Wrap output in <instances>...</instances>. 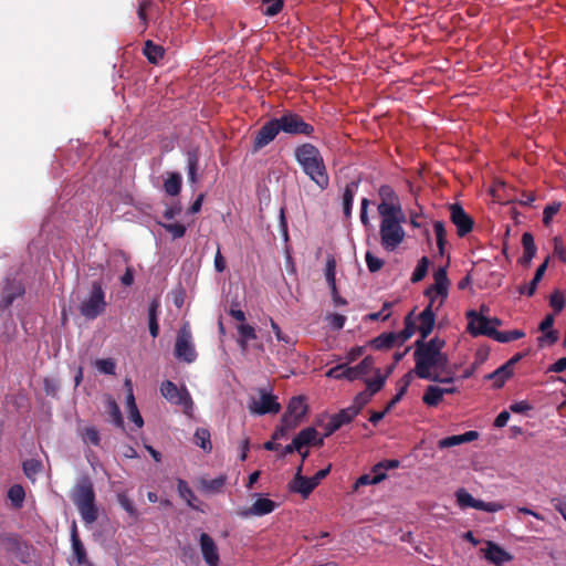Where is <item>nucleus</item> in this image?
Returning <instances> with one entry per match:
<instances>
[{
  "instance_id": "1",
  "label": "nucleus",
  "mask_w": 566,
  "mask_h": 566,
  "mask_svg": "<svg viewBox=\"0 0 566 566\" xmlns=\"http://www.w3.org/2000/svg\"><path fill=\"white\" fill-rule=\"evenodd\" d=\"M380 202L377 211L380 216V242L386 251L396 250L405 240L406 232L402 223L406 222V214L402 211L401 202L397 193L389 186L379 188Z\"/></svg>"
},
{
  "instance_id": "2",
  "label": "nucleus",
  "mask_w": 566,
  "mask_h": 566,
  "mask_svg": "<svg viewBox=\"0 0 566 566\" xmlns=\"http://www.w3.org/2000/svg\"><path fill=\"white\" fill-rule=\"evenodd\" d=\"M444 340L436 337L429 342H417L415 350L416 373L420 378L438 380L450 375L448 358L442 353Z\"/></svg>"
},
{
  "instance_id": "3",
  "label": "nucleus",
  "mask_w": 566,
  "mask_h": 566,
  "mask_svg": "<svg viewBox=\"0 0 566 566\" xmlns=\"http://www.w3.org/2000/svg\"><path fill=\"white\" fill-rule=\"evenodd\" d=\"M295 159L304 174L319 188L329 186V176L321 151L312 144H303L295 149Z\"/></svg>"
},
{
  "instance_id": "4",
  "label": "nucleus",
  "mask_w": 566,
  "mask_h": 566,
  "mask_svg": "<svg viewBox=\"0 0 566 566\" xmlns=\"http://www.w3.org/2000/svg\"><path fill=\"white\" fill-rule=\"evenodd\" d=\"M483 312L484 306L481 307V313L475 311H469L467 313V329L472 336L484 335L500 343H509L524 337L525 334L518 329L499 332L496 328L501 325V321L490 318L485 316Z\"/></svg>"
},
{
  "instance_id": "5",
  "label": "nucleus",
  "mask_w": 566,
  "mask_h": 566,
  "mask_svg": "<svg viewBox=\"0 0 566 566\" xmlns=\"http://www.w3.org/2000/svg\"><path fill=\"white\" fill-rule=\"evenodd\" d=\"M370 371H374V377L366 380V388L369 396L382 388L387 377L391 373V368L382 373L379 368H375V358L373 356H366L358 365L350 367L348 370L349 380L363 378Z\"/></svg>"
},
{
  "instance_id": "6",
  "label": "nucleus",
  "mask_w": 566,
  "mask_h": 566,
  "mask_svg": "<svg viewBox=\"0 0 566 566\" xmlns=\"http://www.w3.org/2000/svg\"><path fill=\"white\" fill-rule=\"evenodd\" d=\"M450 281L444 268H439L433 274V284L426 290L428 305L426 308L438 312L449 295Z\"/></svg>"
},
{
  "instance_id": "7",
  "label": "nucleus",
  "mask_w": 566,
  "mask_h": 566,
  "mask_svg": "<svg viewBox=\"0 0 566 566\" xmlns=\"http://www.w3.org/2000/svg\"><path fill=\"white\" fill-rule=\"evenodd\" d=\"M160 394L170 403L179 406L185 413L192 411L193 402L186 387H178L170 380H166L160 385Z\"/></svg>"
},
{
  "instance_id": "8",
  "label": "nucleus",
  "mask_w": 566,
  "mask_h": 566,
  "mask_svg": "<svg viewBox=\"0 0 566 566\" xmlns=\"http://www.w3.org/2000/svg\"><path fill=\"white\" fill-rule=\"evenodd\" d=\"M106 307L105 293L98 283L92 285L91 293L80 305V312L90 319L96 318Z\"/></svg>"
},
{
  "instance_id": "9",
  "label": "nucleus",
  "mask_w": 566,
  "mask_h": 566,
  "mask_svg": "<svg viewBox=\"0 0 566 566\" xmlns=\"http://www.w3.org/2000/svg\"><path fill=\"white\" fill-rule=\"evenodd\" d=\"M331 471V467L318 470L313 476L306 478L301 474L302 464L297 468V472L292 481L291 489L294 492L302 494L303 497H307L313 490L325 479Z\"/></svg>"
},
{
  "instance_id": "10",
  "label": "nucleus",
  "mask_w": 566,
  "mask_h": 566,
  "mask_svg": "<svg viewBox=\"0 0 566 566\" xmlns=\"http://www.w3.org/2000/svg\"><path fill=\"white\" fill-rule=\"evenodd\" d=\"M250 411L256 415L277 413L281 406L276 396L265 388L258 391L256 396L251 397L249 403Z\"/></svg>"
},
{
  "instance_id": "11",
  "label": "nucleus",
  "mask_w": 566,
  "mask_h": 566,
  "mask_svg": "<svg viewBox=\"0 0 566 566\" xmlns=\"http://www.w3.org/2000/svg\"><path fill=\"white\" fill-rule=\"evenodd\" d=\"M175 354L178 359L186 363H192L196 357V349L192 343V335L188 324H185L177 336L175 345Z\"/></svg>"
},
{
  "instance_id": "12",
  "label": "nucleus",
  "mask_w": 566,
  "mask_h": 566,
  "mask_svg": "<svg viewBox=\"0 0 566 566\" xmlns=\"http://www.w3.org/2000/svg\"><path fill=\"white\" fill-rule=\"evenodd\" d=\"M454 495L457 504L461 509L472 507L489 513H495L504 507L503 504L499 502H484L482 500H476L464 488L458 489Z\"/></svg>"
},
{
  "instance_id": "13",
  "label": "nucleus",
  "mask_w": 566,
  "mask_h": 566,
  "mask_svg": "<svg viewBox=\"0 0 566 566\" xmlns=\"http://www.w3.org/2000/svg\"><path fill=\"white\" fill-rule=\"evenodd\" d=\"M436 321V312L424 308L415 323V326H411V321L408 317L406 319V328L403 331L405 338H409L416 331L419 332L422 339H424L432 331Z\"/></svg>"
},
{
  "instance_id": "14",
  "label": "nucleus",
  "mask_w": 566,
  "mask_h": 566,
  "mask_svg": "<svg viewBox=\"0 0 566 566\" xmlns=\"http://www.w3.org/2000/svg\"><path fill=\"white\" fill-rule=\"evenodd\" d=\"M277 122L281 132L286 134L311 135L314 130L310 124L305 123L298 115L292 113H287L277 118Z\"/></svg>"
},
{
  "instance_id": "15",
  "label": "nucleus",
  "mask_w": 566,
  "mask_h": 566,
  "mask_svg": "<svg viewBox=\"0 0 566 566\" xmlns=\"http://www.w3.org/2000/svg\"><path fill=\"white\" fill-rule=\"evenodd\" d=\"M307 413V405L302 396L294 397L290 400L286 411L283 416V424H296L305 420Z\"/></svg>"
},
{
  "instance_id": "16",
  "label": "nucleus",
  "mask_w": 566,
  "mask_h": 566,
  "mask_svg": "<svg viewBox=\"0 0 566 566\" xmlns=\"http://www.w3.org/2000/svg\"><path fill=\"white\" fill-rule=\"evenodd\" d=\"M450 218L460 237H464L472 230V219L459 205L450 206Z\"/></svg>"
},
{
  "instance_id": "17",
  "label": "nucleus",
  "mask_w": 566,
  "mask_h": 566,
  "mask_svg": "<svg viewBox=\"0 0 566 566\" xmlns=\"http://www.w3.org/2000/svg\"><path fill=\"white\" fill-rule=\"evenodd\" d=\"M277 504L266 497H259L250 507L240 509L238 515L241 517L250 516H263L272 513L276 509Z\"/></svg>"
},
{
  "instance_id": "18",
  "label": "nucleus",
  "mask_w": 566,
  "mask_h": 566,
  "mask_svg": "<svg viewBox=\"0 0 566 566\" xmlns=\"http://www.w3.org/2000/svg\"><path fill=\"white\" fill-rule=\"evenodd\" d=\"M281 132L277 118L265 123L258 132L254 139V148L261 149L269 145Z\"/></svg>"
},
{
  "instance_id": "19",
  "label": "nucleus",
  "mask_w": 566,
  "mask_h": 566,
  "mask_svg": "<svg viewBox=\"0 0 566 566\" xmlns=\"http://www.w3.org/2000/svg\"><path fill=\"white\" fill-rule=\"evenodd\" d=\"M200 548L205 562L209 566H218L220 559L218 548L213 538L207 533L200 535Z\"/></svg>"
},
{
  "instance_id": "20",
  "label": "nucleus",
  "mask_w": 566,
  "mask_h": 566,
  "mask_svg": "<svg viewBox=\"0 0 566 566\" xmlns=\"http://www.w3.org/2000/svg\"><path fill=\"white\" fill-rule=\"evenodd\" d=\"M124 385L126 388L125 409L127 412V418L134 424H144L143 418L139 413V410H138L136 401H135L132 380L126 379Z\"/></svg>"
},
{
  "instance_id": "21",
  "label": "nucleus",
  "mask_w": 566,
  "mask_h": 566,
  "mask_svg": "<svg viewBox=\"0 0 566 566\" xmlns=\"http://www.w3.org/2000/svg\"><path fill=\"white\" fill-rule=\"evenodd\" d=\"M484 557L495 566H503L511 562L513 556L494 542L489 541L484 551Z\"/></svg>"
},
{
  "instance_id": "22",
  "label": "nucleus",
  "mask_w": 566,
  "mask_h": 566,
  "mask_svg": "<svg viewBox=\"0 0 566 566\" xmlns=\"http://www.w3.org/2000/svg\"><path fill=\"white\" fill-rule=\"evenodd\" d=\"M317 432L315 427H306L298 434L293 438V448L296 452L302 453V450L312 444H322L323 440L316 441Z\"/></svg>"
},
{
  "instance_id": "23",
  "label": "nucleus",
  "mask_w": 566,
  "mask_h": 566,
  "mask_svg": "<svg viewBox=\"0 0 566 566\" xmlns=\"http://www.w3.org/2000/svg\"><path fill=\"white\" fill-rule=\"evenodd\" d=\"M73 502L76 506L95 502V491L91 481L84 480L75 486Z\"/></svg>"
},
{
  "instance_id": "24",
  "label": "nucleus",
  "mask_w": 566,
  "mask_h": 566,
  "mask_svg": "<svg viewBox=\"0 0 566 566\" xmlns=\"http://www.w3.org/2000/svg\"><path fill=\"white\" fill-rule=\"evenodd\" d=\"M479 437L476 431H468L463 434H454L447 438H442L438 441V447L440 449L452 448L459 446L464 442H470L475 440Z\"/></svg>"
},
{
  "instance_id": "25",
  "label": "nucleus",
  "mask_w": 566,
  "mask_h": 566,
  "mask_svg": "<svg viewBox=\"0 0 566 566\" xmlns=\"http://www.w3.org/2000/svg\"><path fill=\"white\" fill-rule=\"evenodd\" d=\"M238 332V344L242 352L248 350L249 343L256 339V332L253 326L249 324H239L237 326Z\"/></svg>"
},
{
  "instance_id": "26",
  "label": "nucleus",
  "mask_w": 566,
  "mask_h": 566,
  "mask_svg": "<svg viewBox=\"0 0 566 566\" xmlns=\"http://www.w3.org/2000/svg\"><path fill=\"white\" fill-rule=\"evenodd\" d=\"M517 360L518 357L510 359L490 376L494 380L495 386L501 387L513 375L514 365Z\"/></svg>"
},
{
  "instance_id": "27",
  "label": "nucleus",
  "mask_w": 566,
  "mask_h": 566,
  "mask_svg": "<svg viewBox=\"0 0 566 566\" xmlns=\"http://www.w3.org/2000/svg\"><path fill=\"white\" fill-rule=\"evenodd\" d=\"M71 541H72L73 555L75 556L77 564L80 566H82L87 562V557H86L85 547L78 537L77 527H76L75 523H73V525H72Z\"/></svg>"
},
{
  "instance_id": "28",
  "label": "nucleus",
  "mask_w": 566,
  "mask_h": 566,
  "mask_svg": "<svg viewBox=\"0 0 566 566\" xmlns=\"http://www.w3.org/2000/svg\"><path fill=\"white\" fill-rule=\"evenodd\" d=\"M522 245H523V255L520 259V262L524 266H530L532 259L535 256V253H536L534 238L531 233L525 232L522 235Z\"/></svg>"
},
{
  "instance_id": "29",
  "label": "nucleus",
  "mask_w": 566,
  "mask_h": 566,
  "mask_svg": "<svg viewBox=\"0 0 566 566\" xmlns=\"http://www.w3.org/2000/svg\"><path fill=\"white\" fill-rule=\"evenodd\" d=\"M400 465V462L396 459L392 460H382L376 463L369 473L374 478H377V484L384 481L387 478V471L390 469H397Z\"/></svg>"
},
{
  "instance_id": "30",
  "label": "nucleus",
  "mask_w": 566,
  "mask_h": 566,
  "mask_svg": "<svg viewBox=\"0 0 566 566\" xmlns=\"http://www.w3.org/2000/svg\"><path fill=\"white\" fill-rule=\"evenodd\" d=\"M21 542L17 535H0V548L9 554L17 555L21 549Z\"/></svg>"
},
{
  "instance_id": "31",
  "label": "nucleus",
  "mask_w": 566,
  "mask_h": 566,
  "mask_svg": "<svg viewBox=\"0 0 566 566\" xmlns=\"http://www.w3.org/2000/svg\"><path fill=\"white\" fill-rule=\"evenodd\" d=\"M211 434L209 430L205 427H198L195 434L193 441L200 447L205 452H211L212 443H211Z\"/></svg>"
},
{
  "instance_id": "32",
  "label": "nucleus",
  "mask_w": 566,
  "mask_h": 566,
  "mask_svg": "<svg viewBox=\"0 0 566 566\" xmlns=\"http://www.w3.org/2000/svg\"><path fill=\"white\" fill-rule=\"evenodd\" d=\"M359 409L356 406H350L336 413L329 424H347L354 420Z\"/></svg>"
},
{
  "instance_id": "33",
  "label": "nucleus",
  "mask_w": 566,
  "mask_h": 566,
  "mask_svg": "<svg viewBox=\"0 0 566 566\" xmlns=\"http://www.w3.org/2000/svg\"><path fill=\"white\" fill-rule=\"evenodd\" d=\"M177 490L179 496L184 499L190 507L197 509V505L195 504L197 496L185 480L178 479Z\"/></svg>"
},
{
  "instance_id": "34",
  "label": "nucleus",
  "mask_w": 566,
  "mask_h": 566,
  "mask_svg": "<svg viewBox=\"0 0 566 566\" xmlns=\"http://www.w3.org/2000/svg\"><path fill=\"white\" fill-rule=\"evenodd\" d=\"M85 524L94 523L98 517V509L95 502L76 506Z\"/></svg>"
},
{
  "instance_id": "35",
  "label": "nucleus",
  "mask_w": 566,
  "mask_h": 566,
  "mask_svg": "<svg viewBox=\"0 0 566 566\" xmlns=\"http://www.w3.org/2000/svg\"><path fill=\"white\" fill-rule=\"evenodd\" d=\"M164 189L169 196H177L181 189V176L178 172L168 175L164 182Z\"/></svg>"
},
{
  "instance_id": "36",
  "label": "nucleus",
  "mask_w": 566,
  "mask_h": 566,
  "mask_svg": "<svg viewBox=\"0 0 566 566\" xmlns=\"http://www.w3.org/2000/svg\"><path fill=\"white\" fill-rule=\"evenodd\" d=\"M398 338V335L394 333L381 334L378 337L370 340L369 345L375 349H386L394 346Z\"/></svg>"
},
{
  "instance_id": "37",
  "label": "nucleus",
  "mask_w": 566,
  "mask_h": 566,
  "mask_svg": "<svg viewBox=\"0 0 566 566\" xmlns=\"http://www.w3.org/2000/svg\"><path fill=\"white\" fill-rule=\"evenodd\" d=\"M144 54L150 63H158L164 56V49L160 45L154 44L151 41H147L144 48Z\"/></svg>"
},
{
  "instance_id": "38",
  "label": "nucleus",
  "mask_w": 566,
  "mask_h": 566,
  "mask_svg": "<svg viewBox=\"0 0 566 566\" xmlns=\"http://www.w3.org/2000/svg\"><path fill=\"white\" fill-rule=\"evenodd\" d=\"M22 468L27 478L34 481L36 475L42 471L43 465L40 460L29 459L22 463Z\"/></svg>"
},
{
  "instance_id": "39",
  "label": "nucleus",
  "mask_w": 566,
  "mask_h": 566,
  "mask_svg": "<svg viewBox=\"0 0 566 566\" xmlns=\"http://www.w3.org/2000/svg\"><path fill=\"white\" fill-rule=\"evenodd\" d=\"M442 390L440 385L429 386L423 395V401L428 406H436L442 400Z\"/></svg>"
},
{
  "instance_id": "40",
  "label": "nucleus",
  "mask_w": 566,
  "mask_h": 566,
  "mask_svg": "<svg viewBox=\"0 0 566 566\" xmlns=\"http://www.w3.org/2000/svg\"><path fill=\"white\" fill-rule=\"evenodd\" d=\"M227 481L226 475H219L211 480H201V486L206 492L218 493L222 490Z\"/></svg>"
},
{
  "instance_id": "41",
  "label": "nucleus",
  "mask_w": 566,
  "mask_h": 566,
  "mask_svg": "<svg viewBox=\"0 0 566 566\" xmlns=\"http://www.w3.org/2000/svg\"><path fill=\"white\" fill-rule=\"evenodd\" d=\"M25 497L24 489L20 484L12 485L8 491V499L15 507H21Z\"/></svg>"
},
{
  "instance_id": "42",
  "label": "nucleus",
  "mask_w": 566,
  "mask_h": 566,
  "mask_svg": "<svg viewBox=\"0 0 566 566\" xmlns=\"http://www.w3.org/2000/svg\"><path fill=\"white\" fill-rule=\"evenodd\" d=\"M349 369H350V366H348L347 364H340V365H337V366L328 369L326 373V377L334 378V379L345 378V379L349 380V375H348Z\"/></svg>"
},
{
  "instance_id": "43",
  "label": "nucleus",
  "mask_w": 566,
  "mask_h": 566,
  "mask_svg": "<svg viewBox=\"0 0 566 566\" xmlns=\"http://www.w3.org/2000/svg\"><path fill=\"white\" fill-rule=\"evenodd\" d=\"M81 437L85 444L98 446L99 444V433L95 429V427H86L82 432Z\"/></svg>"
},
{
  "instance_id": "44",
  "label": "nucleus",
  "mask_w": 566,
  "mask_h": 566,
  "mask_svg": "<svg viewBox=\"0 0 566 566\" xmlns=\"http://www.w3.org/2000/svg\"><path fill=\"white\" fill-rule=\"evenodd\" d=\"M94 365H95L96 369L102 374H106V375L115 374L116 364H115L114 359H112V358L97 359Z\"/></svg>"
},
{
  "instance_id": "45",
  "label": "nucleus",
  "mask_w": 566,
  "mask_h": 566,
  "mask_svg": "<svg viewBox=\"0 0 566 566\" xmlns=\"http://www.w3.org/2000/svg\"><path fill=\"white\" fill-rule=\"evenodd\" d=\"M117 500L119 505L129 514V516H132L133 518L138 517V512L133 501L125 493H119L117 495Z\"/></svg>"
},
{
  "instance_id": "46",
  "label": "nucleus",
  "mask_w": 566,
  "mask_h": 566,
  "mask_svg": "<svg viewBox=\"0 0 566 566\" xmlns=\"http://www.w3.org/2000/svg\"><path fill=\"white\" fill-rule=\"evenodd\" d=\"M549 305L555 311V313L562 312L565 306L564 293L559 290H555L549 296Z\"/></svg>"
},
{
  "instance_id": "47",
  "label": "nucleus",
  "mask_w": 566,
  "mask_h": 566,
  "mask_svg": "<svg viewBox=\"0 0 566 566\" xmlns=\"http://www.w3.org/2000/svg\"><path fill=\"white\" fill-rule=\"evenodd\" d=\"M433 229L437 238V244L440 250V252H443V245L446 242L447 231L444 228V223L442 221H436L433 223Z\"/></svg>"
},
{
  "instance_id": "48",
  "label": "nucleus",
  "mask_w": 566,
  "mask_h": 566,
  "mask_svg": "<svg viewBox=\"0 0 566 566\" xmlns=\"http://www.w3.org/2000/svg\"><path fill=\"white\" fill-rule=\"evenodd\" d=\"M106 409L112 415L115 424H123V418L118 405L112 398L106 400Z\"/></svg>"
},
{
  "instance_id": "49",
  "label": "nucleus",
  "mask_w": 566,
  "mask_h": 566,
  "mask_svg": "<svg viewBox=\"0 0 566 566\" xmlns=\"http://www.w3.org/2000/svg\"><path fill=\"white\" fill-rule=\"evenodd\" d=\"M335 274H336V263L333 259H329L326 263V281L332 289V292L336 291V282H335Z\"/></svg>"
},
{
  "instance_id": "50",
  "label": "nucleus",
  "mask_w": 566,
  "mask_h": 566,
  "mask_svg": "<svg viewBox=\"0 0 566 566\" xmlns=\"http://www.w3.org/2000/svg\"><path fill=\"white\" fill-rule=\"evenodd\" d=\"M167 232L171 234L174 239H179L185 235L186 227L181 223H161Z\"/></svg>"
},
{
  "instance_id": "51",
  "label": "nucleus",
  "mask_w": 566,
  "mask_h": 566,
  "mask_svg": "<svg viewBox=\"0 0 566 566\" xmlns=\"http://www.w3.org/2000/svg\"><path fill=\"white\" fill-rule=\"evenodd\" d=\"M412 379V375L411 374H406L399 381L398 386V394L395 396V398L391 400L390 402V406L391 405H395L400 398L401 396L405 394V391L407 390L410 381Z\"/></svg>"
},
{
  "instance_id": "52",
  "label": "nucleus",
  "mask_w": 566,
  "mask_h": 566,
  "mask_svg": "<svg viewBox=\"0 0 566 566\" xmlns=\"http://www.w3.org/2000/svg\"><path fill=\"white\" fill-rule=\"evenodd\" d=\"M365 260L370 272L379 271L384 264L382 260L374 255L371 252L366 253Z\"/></svg>"
},
{
  "instance_id": "53",
  "label": "nucleus",
  "mask_w": 566,
  "mask_h": 566,
  "mask_svg": "<svg viewBox=\"0 0 566 566\" xmlns=\"http://www.w3.org/2000/svg\"><path fill=\"white\" fill-rule=\"evenodd\" d=\"M428 268L427 258H422L412 273V281L418 282L426 276Z\"/></svg>"
},
{
  "instance_id": "54",
  "label": "nucleus",
  "mask_w": 566,
  "mask_h": 566,
  "mask_svg": "<svg viewBox=\"0 0 566 566\" xmlns=\"http://www.w3.org/2000/svg\"><path fill=\"white\" fill-rule=\"evenodd\" d=\"M197 168H198V159L195 155L189 156L188 158V177L189 181L195 184L197 181Z\"/></svg>"
},
{
  "instance_id": "55",
  "label": "nucleus",
  "mask_w": 566,
  "mask_h": 566,
  "mask_svg": "<svg viewBox=\"0 0 566 566\" xmlns=\"http://www.w3.org/2000/svg\"><path fill=\"white\" fill-rule=\"evenodd\" d=\"M353 200H354V192L350 187H346L344 195H343L344 212L346 216L350 214Z\"/></svg>"
},
{
  "instance_id": "56",
  "label": "nucleus",
  "mask_w": 566,
  "mask_h": 566,
  "mask_svg": "<svg viewBox=\"0 0 566 566\" xmlns=\"http://www.w3.org/2000/svg\"><path fill=\"white\" fill-rule=\"evenodd\" d=\"M265 4H266V8H265V13L268 15H275L277 14L282 7H283V3L282 1L280 0H264Z\"/></svg>"
},
{
  "instance_id": "57",
  "label": "nucleus",
  "mask_w": 566,
  "mask_h": 566,
  "mask_svg": "<svg viewBox=\"0 0 566 566\" xmlns=\"http://www.w3.org/2000/svg\"><path fill=\"white\" fill-rule=\"evenodd\" d=\"M326 318H327L329 325L332 327H334L335 329L343 328V326L346 322V317L344 315H340L337 313L329 314Z\"/></svg>"
},
{
  "instance_id": "58",
  "label": "nucleus",
  "mask_w": 566,
  "mask_h": 566,
  "mask_svg": "<svg viewBox=\"0 0 566 566\" xmlns=\"http://www.w3.org/2000/svg\"><path fill=\"white\" fill-rule=\"evenodd\" d=\"M377 478H374L371 475V473H366V474H363L360 475L355 484H354V490H357L359 486H363V485H374V484H377Z\"/></svg>"
},
{
  "instance_id": "59",
  "label": "nucleus",
  "mask_w": 566,
  "mask_h": 566,
  "mask_svg": "<svg viewBox=\"0 0 566 566\" xmlns=\"http://www.w3.org/2000/svg\"><path fill=\"white\" fill-rule=\"evenodd\" d=\"M559 207H560V205H559V203H554V205H549V206H547V207L544 209V212H543V222H544L545 224H548V223L551 222V220L553 219V217L558 212Z\"/></svg>"
},
{
  "instance_id": "60",
  "label": "nucleus",
  "mask_w": 566,
  "mask_h": 566,
  "mask_svg": "<svg viewBox=\"0 0 566 566\" xmlns=\"http://www.w3.org/2000/svg\"><path fill=\"white\" fill-rule=\"evenodd\" d=\"M554 252L562 261H566V248L560 237L554 238Z\"/></svg>"
},
{
  "instance_id": "61",
  "label": "nucleus",
  "mask_w": 566,
  "mask_h": 566,
  "mask_svg": "<svg viewBox=\"0 0 566 566\" xmlns=\"http://www.w3.org/2000/svg\"><path fill=\"white\" fill-rule=\"evenodd\" d=\"M60 382L54 378L44 379V390L48 395L55 396L59 391Z\"/></svg>"
},
{
  "instance_id": "62",
  "label": "nucleus",
  "mask_w": 566,
  "mask_h": 566,
  "mask_svg": "<svg viewBox=\"0 0 566 566\" xmlns=\"http://www.w3.org/2000/svg\"><path fill=\"white\" fill-rule=\"evenodd\" d=\"M532 409H533V407L525 400L514 402L510 406V411H512L514 413H526Z\"/></svg>"
},
{
  "instance_id": "63",
  "label": "nucleus",
  "mask_w": 566,
  "mask_h": 566,
  "mask_svg": "<svg viewBox=\"0 0 566 566\" xmlns=\"http://www.w3.org/2000/svg\"><path fill=\"white\" fill-rule=\"evenodd\" d=\"M389 316H390L389 304L385 303L381 311L376 312V313H371L367 317L370 321H379V319L385 321Z\"/></svg>"
},
{
  "instance_id": "64",
  "label": "nucleus",
  "mask_w": 566,
  "mask_h": 566,
  "mask_svg": "<svg viewBox=\"0 0 566 566\" xmlns=\"http://www.w3.org/2000/svg\"><path fill=\"white\" fill-rule=\"evenodd\" d=\"M364 350L365 348L363 346H356L350 348L346 354L347 363L350 364L357 360L359 357L363 356Z\"/></svg>"
}]
</instances>
